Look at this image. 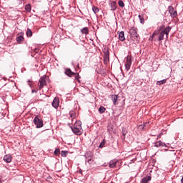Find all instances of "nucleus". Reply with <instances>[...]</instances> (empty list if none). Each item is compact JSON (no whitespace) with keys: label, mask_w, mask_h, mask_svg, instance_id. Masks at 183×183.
<instances>
[{"label":"nucleus","mask_w":183,"mask_h":183,"mask_svg":"<svg viewBox=\"0 0 183 183\" xmlns=\"http://www.w3.org/2000/svg\"><path fill=\"white\" fill-rule=\"evenodd\" d=\"M4 161L7 164H9V162H12V156H11V154H6L4 157Z\"/></svg>","instance_id":"nucleus-11"},{"label":"nucleus","mask_w":183,"mask_h":183,"mask_svg":"<svg viewBox=\"0 0 183 183\" xmlns=\"http://www.w3.org/2000/svg\"><path fill=\"white\" fill-rule=\"evenodd\" d=\"M129 34L132 41L137 43L139 42V39H141V38L139 37V34H138V29L132 27L129 31Z\"/></svg>","instance_id":"nucleus-2"},{"label":"nucleus","mask_w":183,"mask_h":183,"mask_svg":"<svg viewBox=\"0 0 183 183\" xmlns=\"http://www.w3.org/2000/svg\"><path fill=\"white\" fill-rule=\"evenodd\" d=\"M34 124L36 125V128H42L44 127V121H42V119L39 115L34 117Z\"/></svg>","instance_id":"nucleus-3"},{"label":"nucleus","mask_w":183,"mask_h":183,"mask_svg":"<svg viewBox=\"0 0 183 183\" xmlns=\"http://www.w3.org/2000/svg\"><path fill=\"white\" fill-rule=\"evenodd\" d=\"M154 147H157V148H159V147H167V144L162 142L161 140L155 142Z\"/></svg>","instance_id":"nucleus-15"},{"label":"nucleus","mask_w":183,"mask_h":183,"mask_svg":"<svg viewBox=\"0 0 183 183\" xmlns=\"http://www.w3.org/2000/svg\"><path fill=\"white\" fill-rule=\"evenodd\" d=\"M59 152H61V150L59 149V148L56 149L54 150V155H59Z\"/></svg>","instance_id":"nucleus-33"},{"label":"nucleus","mask_w":183,"mask_h":183,"mask_svg":"<svg viewBox=\"0 0 183 183\" xmlns=\"http://www.w3.org/2000/svg\"><path fill=\"white\" fill-rule=\"evenodd\" d=\"M81 32L82 34L88 35L89 34V29L87 27H84L81 29Z\"/></svg>","instance_id":"nucleus-20"},{"label":"nucleus","mask_w":183,"mask_h":183,"mask_svg":"<svg viewBox=\"0 0 183 183\" xmlns=\"http://www.w3.org/2000/svg\"><path fill=\"white\" fill-rule=\"evenodd\" d=\"M123 135H127V132H125L124 129L122 130Z\"/></svg>","instance_id":"nucleus-34"},{"label":"nucleus","mask_w":183,"mask_h":183,"mask_svg":"<svg viewBox=\"0 0 183 183\" xmlns=\"http://www.w3.org/2000/svg\"><path fill=\"white\" fill-rule=\"evenodd\" d=\"M70 117L72 118V114H70Z\"/></svg>","instance_id":"nucleus-37"},{"label":"nucleus","mask_w":183,"mask_h":183,"mask_svg":"<svg viewBox=\"0 0 183 183\" xmlns=\"http://www.w3.org/2000/svg\"><path fill=\"white\" fill-rule=\"evenodd\" d=\"M16 41L19 44H21L24 41V33H21V35L16 37Z\"/></svg>","instance_id":"nucleus-21"},{"label":"nucleus","mask_w":183,"mask_h":183,"mask_svg":"<svg viewBox=\"0 0 183 183\" xmlns=\"http://www.w3.org/2000/svg\"><path fill=\"white\" fill-rule=\"evenodd\" d=\"M45 78H46V76H42L40 77L38 84L39 89H42L44 86H46V79Z\"/></svg>","instance_id":"nucleus-6"},{"label":"nucleus","mask_w":183,"mask_h":183,"mask_svg":"<svg viewBox=\"0 0 183 183\" xmlns=\"http://www.w3.org/2000/svg\"><path fill=\"white\" fill-rule=\"evenodd\" d=\"M80 174H82V170H80Z\"/></svg>","instance_id":"nucleus-38"},{"label":"nucleus","mask_w":183,"mask_h":183,"mask_svg":"<svg viewBox=\"0 0 183 183\" xmlns=\"http://www.w3.org/2000/svg\"><path fill=\"white\" fill-rule=\"evenodd\" d=\"M26 35L28 36V38H31L32 36V30L31 29L28 28L26 31Z\"/></svg>","instance_id":"nucleus-23"},{"label":"nucleus","mask_w":183,"mask_h":183,"mask_svg":"<svg viewBox=\"0 0 183 183\" xmlns=\"http://www.w3.org/2000/svg\"><path fill=\"white\" fill-rule=\"evenodd\" d=\"M31 4H26L25 6V10L27 11V12H31Z\"/></svg>","instance_id":"nucleus-26"},{"label":"nucleus","mask_w":183,"mask_h":183,"mask_svg":"<svg viewBox=\"0 0 183 183\" xmlns=\"http://www.w3.org/2000/svg\"><path fill=\"white\" fill-rule=\"evenodd\" d=\"M92 11L94 14H98L99 12V9L97 6H93Z\"/></svg>","instance_id":"nucleus-25"},{"label":"nucleus","mask_w":183,"mask_h":183,"mask_svg":"<svg viewBox=\"0 0 183 183\" xmlns=\"http://www.w3.org/2000/svg\"><path fill=\"white\" fill-rule=\"evenodd\" d=\"M131 65H132V56H127L125 64L126 71H129V69H131Z\"/></svg>","instance_id":"nucleus-5"},{"label":"nucleus","mask_w":183,"mask_h":183,"mask_svg":"<svg viewBox=\"0 0 183 183\" xmlns=\"http://www.w3.org/2000/svg\"><path fill=\"white\" fill-rule=\"evenodd\" d=\"M118 5L121 7V8H124V6H125V4H124V1H122V0H119L118 1Z\"/></svg>","instance_id":"nucleus-28"},{"label":"nucleus","mask_w":183,"mask_h":183,"mask_svg":"<svg viewBox=\"0 0 183 183\" xmlns=\"http://www.w3.org/2000/svg\"><path fill=\"white\" fill-rule=\"evenodd\" d=\"M74 78L75 79H76V81H79V78H81V76H79V73H74Z\"/></svg>","instance_id":"nucleus-30"},{"label":"nucleus","mask_w":183,"mask_h":183,"mask_svg":"<svg viewBox=\"0 0 183 183\" xmlns=\"http://www.w3.org/2000/svg\"><path fill=\"white\" fill-rule=\"evenodd\" d=\"M181 183H183V177H182V178L181 179Z\"/></svg>","instance_id":"nucleus-36"},{"label":"nucleus","mask_w":183,"mask_h":183,"mask_svg":"<svg viewBox=\"0 0 183 183\" xmlns=\"http://www.w3.org/2000/svg\"><path fill=\"white\" fill-rule=\"evenodd\" d=\"M28 82H31V81L29 80Z\"/></svg>","instance_id":"nucleus-40"},{"label":"nucleus","mask_w":183,"mask_h":183,"mask_svg":"<svg viewBox=\"0 0 183 183\" xmlns=\"http://www.w3.org/2000/svg\"><path fill=\"white\" fill-rule=\"evenodd\" d=\"M29 85L30 87L31 86V84H30V83H29Z\"/></svg>","instance_id":"nucleus-39"},{"label":"nucleus","mask_w":183,"mask_h":183,"mask_svg":"<svg viewBox=\"0 0 183 183\" xmlns=\"http://www.w3.org/2000/svg\"><path fill=\"white\" fill-rule=\"evenodd\" d=\"M67 153H68V152H66V151H61V157L65 158V157H66Z\"/></svg>","instance_id":"nucleus-32"},{"label":"nucleus","mask_w":183,"mask_h":183,"mask_svg":"<svg viewBox=\"0 0 183 183\" xmlns=\"http://www.w3.org/2000/svg\"><path fill=\"white\" fill-rule=\"evenodd\" d=\"M169 13L170 14L171 18H177L178 16V12L174 9L172 6L168 7Z\"/></svg>","instance_id":"nucleus-7"},{"label":"nucleus","mask_w":183,"mask_h":183,"mask_svg":"<svg viewBox=\"0 0 183 183\" xmlns=\"http://www.w3.org/2000/svg\"><path fill=\"white\" fill-rule=\"evenodd\" d=\"M105 144H107V142H105V140H103L99 144V148H104V147H105Z\"/></svg>","instance_id":"nucleus-31"},{"label":"nucleus","mask_w":183,"mask_h":183,"mask_svg":"<svg viewBox=\"0 0 183 183\" xmlns=\"http://www.w3.org/2000/svg\"><path fill=\"white\" fill-rule=\"evenodd\" d=\"M51 105L54 108H58L59 107V98L55 97L51 103Z\"/></svg>","instance_id":"nucleus-10"},{"label":"nucleus","mask_w":183,"mask_h":183,"mask_svg":"<svg viewBox=\"0 0 183 183\" xmlns=\"http://www.w3.org/2000/svg\"><path fill=\"white\" fill-rule=\"evenodd\" d=\"M104 54V65H108L109 64V50L108 49H104L103 51Z\"/></svg>","instance_id":"nucleus-4"},{"label":"nucleus","mask_w":183,"mask_h":183,"mask_svg":"<svg viewBox=\"0 0 183 183\" xmlns=\"http://www.w3.org/2000/svg\"><path fill=\"white\" fill-rule=\"evenodd\" d=\"M71 129L75 135H82V132L81 131L82 129H78L76 127H71Z\"/></svg>","instance_id":"nucleus-9"},{"label":"nucleus","mask_w":183,"mask_h":183,"mask_svg":"<svg viewBox=\"0 0 183 183\" xmlns=\"http://www.w3.org/2000/svg\"><path fill=\"white\" fill-rule=\"evenodd\" d=\"M119 41H125V34L124 33V31H121L119 34Z\"/></svg>","instance_id":"nucleus-18"},{"label":"nucleus","mask_w":183,"mask_h":183,"mask_svg":"<svg viewBox=\"0 0 183 183\" xmlns=\"http://www.w3.org/2000/svg\"><path fill=\"white\" fill-rule=\"evenodd\" d=\"M111 7V11H116L118 5L117 4V1H112L109 4Z\"/></svg>","instance_id":"nucleus-13"},{"label":"nucleus","mask_w":183,"mask_h":183,"mask_svg":"<svg viewBox=\"0 0 183 183\" xmlns=\"http://www.w3.org/2000/svg\"><path fill=\"white\" fill-rule=\"evenodd\" d=\"M117 163H118V160L117 159L110 161L109 164V168H115L117 167Z\"/></svg>","instance_id":"nucleus-12"},{"label":"nucleus","mask_w":183,"mask_h":183,"mask_svg":"<svg viewBox=\"0 0 183 183\" xmlns=\"http://www.w3.org/2000/svg\"><path fill=\"white\" fill-rule=\"evenodd\" d=\"M91 154H92L91 152L89 153V154H86V162H88V164H92V162H94V161L92 160V159L91 157H89V158H88V155H90V157H91Z\"/></svg>","instance_id":"nucleus-17"},{"label":"nucleus","mask_w":183,"mask_h":183,"mask_svg":"<svg viewBox=\"0 0 183 183\" xmlns=\"http://www.w3.org/2000/svg\"><path fill=\"white\" fill-rule=\"evenodd\" d=\"M65 74L67 75V76H69L70 78H71L72 76H74V74H75V72H73L71 70V69H66Z\"/></svg>","instance_id":"nucleus-14"},{"label":"nucleus","mask_w":183,"mask_h":183,"mask_svg":"<svg viewBox=\"0 0 183 183\" xmlns=\"http://www.w3.org/2000/svg\"><path fill=\"white\" fill-rule=\"evenodd\" d=\"M112 99L114 105L118 104V103L117 102V101H118V95H112Z\"/></svg>","instance_id":"nucleus-19"},{"label":"nucleus","mask_w":183,"mask_h":183,"mask_svg":"<svg viewBox=\"0 0 183 183\" xmlns=\"http://www.w3.org/2000/svg\"><path fill=\"white\" fill-rule=\"evenodd\" d=\"M171 29L172 28L169 26H167L164 29V26H160V34L159 36V41H164V36L166 35V38L168 39V35H169V32H171Z\"/></svg>","instance_id":"nucleus-1"},{"label":"nucleus","mask_w":183,"mask_h":183,"mask_svg":"<svg viewBox=\"0 0 183 183\" xmlns=\"http://www.w3.org/2000/svg\"><path fill=\"white\" fill-rule=\"evenodd\" d=\"M105 111H107V109H105V107H104V106H101L99 109V114H104V112H105Z\"/></svg>","instance_id":"nucleus-24"},{"label":"nucleus","mask_w":183,"mask_h":183,"mask_svg":"<svg viewBox=\"0 0 183 183\" xmlns=\"http://www.w3.org/2000/svg\"><path fill=\"white\" fill-rule=\"evenodd\" d=\"M149 127V122H144L142 124L138 126L139 131H147Z\"/></svg>","instance_id":"nucleus-8"},{"label":"nucleus","mask_w":183,"mask_h":183,"mask_svg":"<svg viewBox=\"0 0 183 183\" xmlns=\"http://www.w3.org/2000/svg\"><path fill=\"white\" fill-rule=\"evenodd\" d=\"M165 82H167V79L158 81H157V85H163V84H165Z\"/></svg>","instance_id":"nucleus-27"},{"label":"nucleus","mask_w":183,"mask_h":183,"mask_svg":"<svg viewBox=\"0 0 183 183\" xmlns=\"http://www.w3.org/2000/svg\"><path fill=\"white\" fill-rule=\"evenodd\" d=\"M151 179H152L151 176H146L142 179L140 183H149V181H151Z\"/></svg>","instance_id":"nucleus-16"},{"label":"nucleus","mask_w":183,"mask_h":183,"mask_svg":"<svg viewBox=\"0 0 183 183\" xmlns=\"http://www.w3.org/2000/svg\"><path fill=\"white\" fill-rule=\"evenodd\" d=\"M31 92H32V94H34V92H35V94H36V90L33 89V90L31 91Z\"/></svg>","instance_id":"nucleus-35"},{"label":"nucleus","mask_w":183,"mask_h":183,"mask_svg":"<svg viewBox=\"0 0 183 183\" xmlns=\"http://www.w3.org/2000/svg\"><path fill=\"white\" fill-rule=\"evenodd\" d=\"M81 125V123L80 121L76 122L73 128H78L79 129H82V127Z\"/></svg>","instance_id":"nucleus-22"},{"label":"nucleus","mask_w":183,"mask_h":183,"mask_svg":"<svg viewBox=\"0 0 183 183\" xmlns=\"http://www.w3.org/2000/svg\"><path fill=\"white\" fill-rule=\"evenodd\" d=\"M139 19L141 22V24H144V22H145V19H144V17L141 15H139Z\"/></svg>","instance_id":"nucleus-29"}]
</instances>
